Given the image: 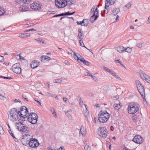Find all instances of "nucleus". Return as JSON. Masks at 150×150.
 I'll list each match as a JSON object with an SVG mask.
<instances>
[{
    "label": "nucleus",
    "instance_id": "nucleus-1",
    "mask_svg": "<svg viewBox=\"0 0 150 150\" xmlns=\"http://www.w3.org/2000/svg\"><path fill=\"white\" fill-rule=\"evenodd\" d=\"M98 120L100 122H106L110 117V114L106 110L101 111L98 115Z\"/></svg>",
    "mask_w": 150,
    "mask_h": 150
},
{
    "label": "nucleus",
    "instance_id": "nucleus-2",
    "mask_svg": "<svg viewBox=\"0 0 150 150\" xmlns=\"http://www.w3.org/2000/svg\"><path fill=\"white\" fill-rule=\"evenodd\" d=\"M139 108V106L138 103H130L128 106V112L130 114H134L138 110Z\"/></svg>",
    "mask_w": 150,
    "mask_h": 150
},
{
    "label": "nucleus",
    "instance_id": "nucleus-3",
    "mask_svg": "<svg viewBox=\"0 0 150 150\" xmlns=\"http://www.w3.org/2000/svg\"><path fill=\"white\" fill-rule=\"evenodd\" d=\"M9 115L10 117V120L13 122L17 120L19 121L21 119L18 117L19 114L16 109L14 108H12L10 111Z\"/></svg>",
    "mask_w": 150,
    "mask_h": 150
},
{
    "label": "nucleus",
    "instance_id": "nucleus-4",
    "mask_svg": "<svg viewBox=\"0 0 150 150\" xmlns=\"http://www.w3.org/2000/svg\"><path fill=\"white\" fill-rule=\"evenodd\" d=\"M18 112L19 116L22 121H25V118L27 117L28 114V109L25 106H23Z\"/></svg>",
    "mask_w": 150,
    "mask_h": 150
},
{
    "label": "nucleus",
    "instance_id": "nucleus-5",
    "mask_svg": "<svg viewBox=\"0 0 150 150\" xmlns=\"http://www.w3.org/2000/svg\"><path fill=\"white\" fill-rule=\"evenodd\" d=\"M135 83L137 89L144 101L145 100H146V99L144 95V87L138 80H136Z\"/></svg>",
    "mask_w": 150,
    "mask_h": 150
},
{
    "label": "nucleus",
    "instance_id": "nucleus-6",
    "mask_svg": "<svg viewBox=\"0 0 150 150\" xmlns=\"http://www.w3.org/2000/svg\"><path fill=\"white\" fill-rule=\"evenodd\" d=\"M22 121V120H19V122L16 123L15 126L19 131L25 133L28 132V128L24 125V124L23 123V122Z\"/></svg>",
    "mask_w": 150,
    "mask_h": 150
},
{
    "label": "nucleus",
    "instance_id": "nucleus-7",
    "mask_svg": "<svg viewBox=\"0 0 150 150\" xmlns=\"http://www.w3.org/2000/svg\"><path fill=\"white\" fill-rule=\"evenodd\" d=\"M38 116L35 113H30L28 117V121L32 124L36 123L37 121Z\"/></svg>",
    "mask_w": 150,
    "mask_h": 150
},
{
    "label": "nucleus",
    "instance_id": "nucleus-8",
    "mask_svg": "<svg viewBox=\"0 0 150 150\" xmlns=\"http://www.w3.org/2000/svg\"><path fill=\"white\" fill-rule=\"evenodd\" d=\"M69 0H55V5L58 8L64 7L67 4Z\"/></svg>",
    "mask_w": 150,
    "mask_h": 150
},
{
    "label": "nucleus",
    "instance_id": "nucleus-9",
    "mask_svg": "<svg viewBox=\"0 0 150 150\" xmlns=\"http://www.w3.org/2000/svg\"><path fill=\"white\" fill-rule=\"evenodd\" d=\"M97 133L98 135L103 138L106 137L108 133L106 128L105 127H99L97 132Z\"/></svg>",
    "mask_w": 150,
    "mask_h": 150
},
{
    "label": "nucleus",
    "instance_id": "nucleus-10",
    "mask_svg": "<svg viewBox=\"0 0 150 150\" xmlns=\"http://www.w3.org/2000/svg\"><path fill=\"white\" fill-rule=\"evenodd\" d=\"M116 0H106L105 4V10L104 11V13H107L109 10V6L110 4L113 5L115 3Z\"/></svg>",
    "mask_w": 150,
    "mask_h": 150
},
{
    "label": "nucleus",
    "instance_id": "nucleus-11",
    "mask_svg": "<svg viewBox=\"0 0 150 150\" xmlns=\"http://www.w3.org/2000/svg\"><path fill=\"white\" fill-rule=\"evenodd\" d=\"M12 70L14 73L17 74H20L21 71L20 64L19 63H16L13 65Z\"/></svg>",
    "mask_w": 150,
    "mask_h": 150
},
{
    "label": "nucleus",
    "instance_id": "nucleus-12",
    "mask_svg": "<svg viewBox=\"0 0 150 150\" xmlns=\"http://www.w3.org/2000/svg\"><path fill=\"white\" fill-rule=\"evenodd\" d=\"M29 146L32 148L37 147L40 144L39 142L36 139L29 138Z\"/></svg>",
    "mask_w": 150,
    "mask_h": 150
},
{
    "label": "nucleus",
    "instance_id": "nucleus-13",
    "mask_svg": "<svg viewBox=\"0 0 150 150\" xmlns=\"http://www.w3.org/2000/svg\"><path fill=\"white\" fill-rule=\"evenodd\" d=\"M28 136H29V135H27L26 134L22 136L21 138V142L22 144L24 145L29 144V139L28 138Z\"/></svg>",
    "mask_w": 150,
    "mask_h": 150
},
{
    "label": "nucleus",
    "instance_id": "nucleus-14",
    "mask_svg": "<svg viewBox=\"0 0 150 150\" xmlns=\"http://www.w3.org/2000/svg\"><path fill=\"white\" fill-rule=\"evenodd\" d=\"M143 138L139 135H137L134 136L133 138V141L137 143L141 144L143 142Z\"/></svg>",
    "mask_w": 150,
    "mask_h": 150
},
{
    "label": "nucleus",
    "instance_id": "nucleus-15",
    "mask_svg": "<svg viewBox=\"0 0 150 150\" xmlns=\"http://www.w3.org/2000/svg\"><path fill=\"white\" fill-rule=\"evenodd\" d=\"M42 5L39 3L34 2L30 4V7L33 9L39 10L41 9Z\"/></svg>",
    "mask_w": 150,
    "mask_h": 150
},
{
    "label": "nucleus",
    "instance_id": "nucleus-16",
    "mask_svg": "<svg viewBox=\"0 0 150 150\" xmlns=\"http://www.w3.org/2000/svg\"><path fill=\"white\" fill-rule=\"evenodd\" d=\"M40 64V62H38L37 61L33 60L30 64L31 67L33 69L36 68Z\"/></svg>",
    "mask_w": 150,
    "mask_h": 150
},
{
    "label": "nucleus",
    "instance_id": "nucleus-17",
    "mask_svg": "<svg viewBox=\"0 0 150 150\" xmlns=\"http://www.w3.org/2000/svg\"><path fill=\"white\" fill-rule=\"evenodd\" d=\"M40 59L41 62H44L45 61L51 60V59L47 56L42 55L40 57Z\"/></svg>",
    "mask_w": 150,
    "mask_h": 150
},
{
    "label": "nucleus",
    "instance_id": "nucleus-18",
    "mask_svg": "<svg viewBox=\"0 0 150 150\" xmlns=\"http://www.w3.org/2000/svg\"><path fill=\"white\" fill-rule=\"evenodd\" d=\"M78 37L80 40H82L84 36L83 34V33L81 32V29L80 28H79L78 29Z\"/></svg>",
    "mask_w": 150,
    "mask_h": 150
},
{
    "label": "nucleus",
    "instance_id": "nucleus-19",
    "mask_svg": "<svg viewBox=\"0 0 150 150\" xmlns=\"http://www.w3.org/2000/svg\"><path fill=\"white\" fill-rule=\"evenodd\" d=\"M140 116L138 115L137 114H135L132 116V120L136 122L137 121L140 120Z\"/></svg>",
    "mask_w": 150,
    "mask_h": 150
},
{
    "label": "nucleus",
    "instance_id": "nucleus-20",
    "mask_svg": "<svg viewBox=\"0 0 150 150\" xmlns=\"http://www.w3.org/2000/svg\"><path fill=\"white\" fill-rule=\"evenodd\" d=\"M98 16L99 14L96 15V17L94 16V14H93L90 18V21L92 23L94 22L97 19Z\"/></svg>",
    "mask_w": 150,
    "mask_h": 150
},
{
    "label": "nucleus",
    "instance_id": "nucleus-21",
    "mask_svg": "<svg viewBox=\"0 0 150 150\" xmlns=\"http://www.w3.org/2000/svg\"><path fill=\"white\" fill-rule=\"evenodd\" d=\"M120 11V10L119 8H116L112 10L111 14L112 15H113V16H115Z\"/></svg>",
    "mask_w": 150,
    "mask_h": 150
},
{
    "label": "nucleus",
    "instance_id": "nucleus-22",
    "mask_svg": "<svg viewBox=\"0 0 150 150\" xmlns=\"http://www.w3.org/2000/svg\"><path fill=\"white\" fill-rule=\"evenodd\" d=\"M117 49L118 52L122 53L124 52L125 48L123 47L120 46L117 47Z\"/></svg>",
    "mask_w": 150,
    "mask_h": 150
},
{
    "label": "nucleus",
    "instance_id": "nucleus-23",
    "mask_svg": "<svg viewBox=\"0 0 150 150\" xmlns=\"http://www.w3.org/2000/svg\"><path fill=\"white\" fill-rule=\"evenodd\" d=\"M122 106V105L119 103L117 104L115 103L114 105V107L115 110H118Z\"/></svg>",
    "mask_w": 150,
    "mask_h": 150
},
{
    "label": "nucleus",
    "instance_id": "nucleus-24",
    "mask_svg": "<svg viewBox=\"0 0 150 150\" xmlns=\"http://www.w3.org/2000/svg\"><path fill=\"white\" fill-rule=\"evenodd\" d=\"M103 69L107 71L111 74H112V73H113V72H114L113 71H112V70L110 69L105 67H104Z\"/></svg>",
    "mask_w": 150,
    "mask_h": 150
},
{
    "label": "nucleus",
    "instance_id": "nucleus-25",
    "mask_svg": "<svg viewBox=\"0 0 150 150\" xmlns=\"http://www.w3.org/2000/svg\"><path fill=\"white\" fill-rule=\"evenodd\" d=\"M9 132L11 134V136L14 139V140L16 142H18V140L15 137L13 133L12 132V131L11 129L8 130Z\"/></svg>",
    "mask_w": 150,
    "mask_h": 150
},
{
    "label": "nucleus",
    "instance_id": "nucleus-26",
    "mask_svg": "<svg viewBox=\"0 0 150 150\" xmlns=\"http://www.w3.org/2000/svg\"><path fill=\"white\" fill-rule=\"evenodd\" d=\"M83 130L84 129H83L82 127H81L79 130V134H81L83 136H84L85 135V131L84 132L83 131Z\"/></svg>",
    "mask_w": 150,
    "mask_h": 150
},
{
    "label": "nucleus",
    "instance_id": "nucleus-27",
    "mask_svg": "<svg viewBox=\"0 0 150 150\" xmlns=\"http://www.w3.org/2000/svg\"><path fill=\"white\" fill-rule=\"evenodd\" d=\"M112 75L113 76H114L115 78L118 79V80L120 81L122 80L121 79L120 77H119L117 75L115 72H114L113 73H112Z\"/></svg>",
    "mask_w": 150,
    "mask_h": 150
},
{
    "label": "nucleus",
    "instance_id": "nucleus-28",
    "mask_svg": "<svg viewBox=\"0 0 150 150\" xmlns=\"http://www.w3.org/2000/svg\"><path fill=\"white\" fill-rule=\"evenodd\" d=\"M22 8V9L21 10V11L22 12L28 11L29 9L26 6H23Z\"/></svg>",
    "mask_w": 150,
    "mask_h": 150
},
{
    "label": "nucleus",
    "instance_id": "nucleus-29",
    "mask_svg": "<svg viewBox=\"0 0 150 150\" xmlns=\"http://www.w3.org/2000/svg\"><path fill=\"white\" fill-rule=\"evenodd\" d=\"M45 96H48L54 97V96H55V95H54L52 93H50L49 92H45Z\"/></svg>",
    "mask_w": 150,
    "mask_h": 150
},
{
    "label": "nucleus",
    "instance_id": "nucleus-30",
    "mask_svg": "<svg viewBox=\"0 0 150 150\" xmlns=\"http://www.w3.org/2000/svg\"><path fill=\"white\" fill-rule=\"evenodd\" d=\"M144 79L147 82L150 84V77L145 75Z\"/></svg>",
    "mask_w": 150,
    "mask_h": 150
},
{
    "label": "nucleus",
    "instance_id": "nucleus-31",
    "mask_svg": "<svg viewBox=\"0 0 150 150\" xmlns=\"http://www.w3.org/2000/svg\"><path fill=\"white\" fill-rule=\"evenodd\" d=\"M32 0H21V1L25 4H28Z\"/></svg>",
    "mask_w": 150,
    "mask_h": 150
},
{
    "label": "nucleus",
    "instance_id": "nucleus-32",
    "mask_svg": "<svg viewBox=\"0 0 150 150\" xmlns=\"http://www.w3.org/2000/svg\"><path fill=\"white\" fill-rule=\"evenodd\" d=\"M132 49L130 47H127L126 48H125L124 52L130 53L132 51Z\"/></svg>",
    "mask_w": 150,
    "mask_h": 150
},
{
    "label": "nucleus",
    "instance_id": "nucleus-33",
    "mask_svg": "<svg viewBox=\"0 0 150 150\" xmlns=\"http://www.w3.org/2000/svg\"><path fill=\"white\" fill-rule=\"evenodd\" d=\"M62 81L61 79H57L54 80L53 82L54 83H60Z\"/></svg>",
    "mask_w": 150,
    "mask_h": 150
},
{
    "label": "nucleus",
    "instance_id": "nucleus-34",
    "mask_svg": "<svg viewBox=\"0 0 150 150\" xmlns=\"http://www.w3.org/2000/svg\"><path fill=\"white\" fill-rule=\"evenodd\" d=\"M84 24H83L84 26H87L88 24V20L87 19H84Z\"/></svg>",
    "mask_w": 150,
    "mask_h": 150
},
{
    "label": "nucleus",
    "instance_id": "nucleus-35",
    "mask_svg": "<svg viewBox=\"0 0 150 150\" xmlns=\"http://www.w3.org/2000/svg\"><path fill=\"white\" fill-rule=\"evenodd\" d=\"M75 13V11H74L72 13H70L69 11H68L65 13V16H69L73 15Z\"/></svg>",
    "mask_w": 150,
    "mask_h": 150
},
{
    "label": "nucleus",
    "instance_id": "nucleus-36",
    "mask_svg": "<svg viewBox=\"0 0 150 150\" xmlns=\"http://www.w3.org/2000/svg\"><path fill=\"white\" fill-rule=\"evenodd\" d=\"M85 150H91V147L88 145H86L84 146Z\"/></svg>",
    "mask_w": 150,
    "mask_h": 150
},
{
    "label": "nucleus",
    "instance_id": "nucleus-37",
    "mask_svg": "<svg viewBox=\"0 0 150 150\" xmlns=\"http://www.w3.org/2000/svg\"><path fill=\"white\" fill-rule=\"evenodd\" d=\"M74 58L75 59V60L79 61V58L77 56V55H76V53L75 52H74ZM79 62V61H78Z\"/></svg>",
    "mask_w": 150,
    "mask_h": 150
},
{
    "label": "nucleus",
    "instance_id": "nucleus-38",
    "mask_svg": "<svg viewBox=\"0 0 150 150\" xmlns=\"http://www.w3.org/2000/svg\"><path fill=\"white\" fill-rule=\"evenodd\" d=\"M83 63L84 64L88 66H89L91 64V63L90 62L86 61V60L84 61Z\"/></svg>",
    "mask_w": 150,
    "mask_h": 150
},
{
    "label": "nucleus",
    "instance_id": "nucleus-39",
    "mask_svg": "<svg viewBox=\"0 0 150 150\" xmlns=\"http://www.w3.org/2000/svg\"><path fill=\"white\" fill-rule=\"evenodd\" d=\"M65 16V13H61L60 14L55 15L54 16H53V17H58L59 16Z\"/></svg>",
    "mask_w": 150,
    "mask_h": 150
},
{
    "label": "nucleus",
    "instance_id": "nucleus-40",
    "mask_svg": "<svg viewBox=\"0 0 150 150\" xmlns=\"http://www.w3.org/2000/svg\"><path fill=\"white\" fill-rule=\"evenodd\" d=\"M23 35L24 38L28 37H29L30 35V33H23Z\"/></svg>",
    "mask_w": 150,
    "mask_h": 150
},
{
    "label": "nucleus",
    "instance_id": "nucleus-41",
    "mask_svg": "<svg viewBox=\"0 0 150 150\" xmlns=\"http://www.w3.org/2000/svg\"><path fill=\"white\" fill-rule=\"evenodd\" d=\"M80 45L82 47H83L84 45L83 42L82 40L81 39L79 40Z\"/></svg>",
    "mask_w": 150,
    "mask_h": 150
},
{
    "label": "nucleus",
    "instance_id": "nucleus-42",
    "mask_svg": "<svg viewBox=\"0 0 150 150\" xmlns=\"http://www.w3.org/2000/svg\"><path fill=\"white\" fill-rule=\"evenodd\" d=\"M136 46L139 48H141L142 46V43H138L137 44Z\"/></svg>",
    "mask_w": 150,
    "mask_h": 150
},
{
    "label": "nucleus",
    "instance_id": "nucleus-43",
    "mask_svg": "<svg viewBox=\"0 0 150 150\" xmlns=\"http://www.w3.org/2000/svg\"><path fill=\"white\" fill-rule=\"evenodd\" d=\"M91 77L93 78V80H94L96 82H97L98 81V79L95 76L92 75V76Z\"/></svg>",
    "mask_w": 150,
    "mask_h": 150
},
{
    "label": "nucleus",
    "instance_id": "nucleus-44",
    "mask_svg": "<svg viewBox=\"0 0 150 150\" xmlns=\"http://www.w3.org/2000/svg\"><path fill=\"white\" fill-rule=\"evenodd\" d=\"M0 78H3L4 79H12L11 77H5L3 76H0Z\"/></svg>",
    "mask_w": 150,
    "mask_h": 150
},
{
    "label": "nucleus",
    "instance_id": "nucleus-45",
    "mask_svg": "<svg viewBox=\"0 0 150 150\" xmlns=\"http://www.w3.org/2000/svg\"><path fill=\"white\" fill-rule=\"evenodd\" d=\"M6 98V97L4 96L1 94H0V99L1 100H5Z\"/></svg>",
    "mask_w": 150,
    "mask_h": 150
},
{
    "label": "nucleus",
    "instance_id": "nucleus-46",
    "mask_svg": "<svg viewBox=\"0 0 150 150\" xmlns=\"http://www.w3.org/2000/svg\"><path fill=\"white\" fill-rule=\"evenodd\" d=\"M115 61H116V60H115ZM116 61H117V62L121 64V65H122L123 67H125V66H124V65L123 64H122V62L121 61H120V60L118 59V60H116Z\"/></svg>",
    "mask_w": 150,
    "mask_h": 150
},
{
    "label": "nucleus",
    "instance_id": "nucleus-47",
    "mask_svg": "<svg viewBox=\"0 0 150 150\" xmlns=\"http://www.w3.org/2000/svg\"><path fill=\"white\" fill-rule=\"evenodd\" d=\"M80 60V62H83L85 60V59L82 57H81V56H80V58H79V60Z\"/></svg>",
    "mask_w": 150,
    "mask_h": 150
},
{
    "label": "nucleus",
    "instance_id": "nucleus-48",
    "mask_svg": "<svg viewBox=\"0 0 150 150\" xmlns=\"http://www.w3.org/2000/svg\"><path fill=\"white\" fill-rule=\"evenodd\" d=\"M145 75L146 74H145V75L144 74H143L142 73V74H140V77L142 79H144V78H145Z\"/></svg>",
    "mask_w": 150,
    "mask_h": 150
},
{
    "label": "nucleus",
    "instance_id": "nucleus-49",
    "mask_svg": "<svg viewBox=\"0 0 150 150\" xmlns=\"http://www.w3.org/2000/svg\"><path fill=\"white\" fill-rule=\"evenodd\" d=\"M74 1L75 0H69L68 2H70L69 4L71 5L74 4Z\"/></svg>",
    "mask_w": 150,
    "mask_h": 150
},
{
    "label": "nucleus",
    "instance_id": "nucleus-50",
    "mask_svg": "<svg viewBox=\"0 0 150 150\" xmlns=\"http://www.w3.org/2000/svg\"><path fill=\"white\" fill-rule=\"evenodd\" d=\"M5 13L4 11L2 9L0 11V16L3 15Z\"/></svg>",
    "mask_w": 150,
    "mask_h": 150
},
{
    "label": "nucleus",
    "instance_id": "nucleus-51",
    "mask_svg": "<svg viewBox=\"0 0 150 150\" xmlns=\"http://www.w3.org/2000/svg\"><path fill=\"white\" fill-rule=\"evenodd\" d=\"M65 114L69 118L71 119L72 118L70 114L68 112H65Z\"/></svg>",
    "mask_w": 150,
    "mask_h": 150
},
{
    "label": "nucleus",
    "instance_id": "nucleus-52",
    "mask_svg": "<svg viewBox=\"0 0 150 150\" xmlns=\"http://www.w3.org/2000/svg\"><path fill=\"white\" fill-rule=\"evenodd\" d=\"M33 30H35V31H36V30H35V29L33 28H32V29H28V30H25L24 31V32H29V31H33Z\"/></svg>",
    "mask_w": 150,
    "mask_h": 150
},
{
    "label": "nucleus",
    "instance_id": "nucleus-53",
    "mask_svg": "<svg viewBox=\"0 0 150 150\" xmlns=\"http://www.w3.org/2000/svg\"><path fill=\"white\" fill-rule=\"evenodd\" d=\"M131 3L129 2L126 5H125V6L127 8H129L131 6Z\"/></svg>",
    "mask_w": 150,
    "mask_h": 150
},
{
    "label": "nucleus",
    "instance_id": "nucleus-54",
    "mask_svg": "<svg viewBox=\"0 0 150 150\" xmlns=\"http://www.w3.org/2000/svg\"><path fill=\"white\" fill-rule=\"evenodd\" d=\"M38 42L39 43H41L42 42V44H43L44 43V41L43 40L42 41V39L39 38V39H38Z\"/></svg>",
    "mask_w": 150,
    "mask_h": 150
},
{
    "label": "nucleus",
    "instance_id": "nucleus-55",
    "mask_svg": "<svg viewBox=\"0 0 150 150\" xmlns=\"http://www.w3.org/2000/svg\"><path fill=\"white\" fill-rule=\"evenodd\" d=\"M4 132V130L2 127H0V133L3 134Z\"/></svg>",
    "mask_w": 150,
    "mask_h": 150
},
{
    "label": "nucleus",
    "instance_id": "nucleus-56",
    "mask_svg": "<svg viewBox=\"0 0 150 150\" xmlns=\"http://www.w3.org/2000/svg\"><path fill=\"white\" fill-rule=\"evenodd\" d=\"M51 111L52 112V114H54L55 113V111L54 109L52 108H51Z\"/></svg>",
    "mask_w": 150,
    "mask_h": 150
},
{
    "label": "nucleus",
    "instance_id": "nucleus-57",
    "mask_svg": "<svg viewBox=\"0 0 150 150\" xmlns=\"http://www.w3.org/2000/svg\"><path fill=\"white\" fill-rule=\"evenodd\" d=\"M85 76H91V77L92 76L91 73H88V72L86 73L85 74Z\"/></svg>",
    "mask_w": 150,
    "mask_h": 150
},
{
    "label": "nucleus",
    "instance_id": "nucleus-58",
    "mask_svg": "<svg viewBox=\"0 0 150 150\" xmlns=\"http://www.w3.org/2000/svg\"><path fill=\"white\" fill-rule=\"evenodd\" d=\"M68 54H71L73 52V51H72L71 49L69 48L68 49Z\"/></svg>",
    "mask_w": 150,
    "mask_h": 150
},
{
    "label": "nucleus",
    "instance_id": "nucleus-59",
    "mask_svg": "<svg viewBox=\"0 0 150 150\" xmlns=\"http://www.w3.org/2000/svg\"><path fill=\"white\" fill-rule=\"evenodd\" d=\"M34 100L37 102L38 103H39V104H41V103H40V101H39L38 100V99L37 98H35L34 99Z\"/></svg>",
    "mask_w": 150,
    "mask_h": 150
},
{
    "label": "nucleus",
    "instance_id": "nucleus-60",
    "mask_svg": "<svg viewBox=\"0 0 150 150\" xmlns=\"http://www.w3.org/2000/svg\"><path fill=\"white\" fill-rule=\"evenodd\" d=\"M146 23L147 24L150 23V16L148 17V19L146 21Z\"/></svg>",
    "mask_w": 150,
    "mask_h": 150
},
{
    "label": "nucleus",
    "instance_id": "nucleus-61",
    "mask_svg": "<svg viewBox=\"0 0 150 150\" xmlns=\"http://www.w3.org/2000/svg\"><path fill=\"white\" fill-rule=\"evenodd\" d=\"M4 57L0 56V62L3 61L4 60Z\"/></svg>",
    "mask_w": 150,
    "mask_h": 150
},
{
    "label": "nucleus",
    "instance_id": "nucleus-62",
    "mask_svg": "<svg viewBox=\"0 0 150 150\" xmlns=\"http://www.w3.org/2000/svg\"><path fill=\"white\" fill-rule=\"evenodd\" d=\"M22 97H23V98H24V100H25L27 101H28V100H27V98H26V96H25V95H23Z\"/></svg>",
    "mask_w": 150,
    "mask_h": 150
},
{
    "label": "nucleus",
    "instance_id": "nucleus-63",
    "mask_svg": "<svg viewBox=\"0 0 150 150\" xmlns=\"http://www.w3.org/2000/svg\"><path fill=\"white\" fill-rule=\"evenodd\" d=\"M23 35V33L19 34L18 35V36L22 38H24Z\"/></svg>",
    "mask_w": 150,
    "mask_h": 150
},
{
    "label": "nucleus",
    "instance_id": "nucleus-64",
    "mask_svg": "<svg viewBox=\"0 0 150 150\" xmlns=\"http://www.w3.org/2000/svg\"><path fill=\"white\" fill-rule=\"evenodd\" d=\"M119 16L118 15H117L116 18V21H118L119 19Z\"/></svg>",
    "mask_w": 150,
    "mask_h": 150
}]
</instances>
